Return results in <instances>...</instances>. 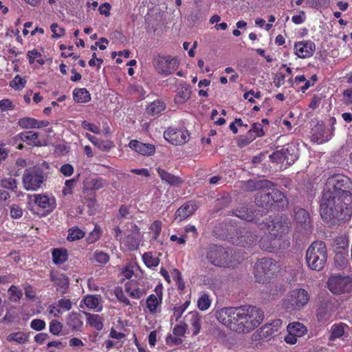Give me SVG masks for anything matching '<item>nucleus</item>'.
I'll return each instance as SVG.
<instances>
[{"label": "nucleus", "instance_id": "61", "mask_svg": "<svg viewBox=\"0 0 352 352\" xmlns=\"http://www.w3.org/2000/svg\"><path fill=\"white\" fill-rule=\"evenodd\" d=\"M10 216L14 219H19L23 216V210L21 207L14 205L10 208Z\"/></svg>", "mask_w": 352, "mask_h": 352}, {"label": "nucleus", "instance_id": "41", "mask_svg": "<svg viewBox=\"0 0 352 352\" xmlns=\"http://www.w3.org/2000/svg\"><path fill=\"white\" fill-rule=\"evenodd\" d=\"M28 57L30 64H33L35 60L40 65H43L45 63V60L42 58L41 54L36 50L29 51L28 52Z\"/></svg>", "mask_w": 352, "mask_h": 352}, {"label": "nucleus", "instance_id": "57", "mask_svg": "<svg viewBox=\"0 0 352 352\" xmlns=\"http://www.w3.org/2000/svg\"><path fill=\"white\" fill-rule=\"evenodd\" d=\"M106 185V182L102 178L93 179L91 181V188L94 190L101 189Z\"/></svg>", "mask_w": 352, "mask_h": 352}, {"label": "nucleus", "instance_id": "29", "mask_svg": "<svg viewBox=\"0 0 352 352\" xmlns=\"http://www.w3.org/2000/svg\"><path fill=\"white\" fill-rule=\"evenodd\" d=\"M29 336L23 331H17L10 333L7 336V340L9 342H16L17 344H24L28 342Z\"/></svg>", "mask_w": 352, "mask_h": 352}, {"label": "nucleus", "instance_id": "24", "mask_svg": "<svg viewBox=\"0 0 352 352\" xmlns=\"http://www.w3.org/2000/svg\"><path fill=\"white\" fill-rule=\"evenodd\" d=\"M85 315L86 316V322L87 324L95 328L98 331H101L103 329L104 319L100 316L88 312H85Z\"/></svg>", "mask_w": 352, "mask_h": 352}, {"label": "nucleus", "instance_id": "60", "mask_svg": "<svg viewBox=\"0 0 352 352\" xmlns=\"http://www.w3.org/2000/svg\"><path fill=\"white\" fill-rule=\"evenodd\" d=\"M74 171V167L70 164H65L60 168V172L65 177L71 176Z\"/></svg>", "mask_w": 352, "mask_h": 352}, {"label": "nucleus", "instance_id": "4", "mask_svg": "<svg viewBox=\"0 0 352 352\" xmlns=\"http://www.w3.org/2000/svg\"><path fill=\"white\" fill-rule=\"evenodd\" d=\"M206 258L212 265L221 268L233 267L239 263L232 251L215 244L207 248Z\"/></svg>", "mask_w": 352, "mask_h": 352}, {"label": "nucleus", "instance_id": "48", "mask_svg": "<svg viewBox=\"0 0 352 352\" xmlns=\"http://www.w3.org/2000/svg\"><path fill=\"white\" fill-rule=\"evenodd\" d=\"M248 135L251 136L261 137L264 135L263 126L261 123H254L252 129L248 131Z\"/></svg>", "mask_w": 352, "mask_h": 352}, {"label": "nucleus", "instance_id": "51", "mask_svg": "<svg viewBox=\"0 0 352 352\" xmlns=\"http://www.w3.org/2000/svg\"><path fill=\"white\" fill-rule=\"evenodd\" d=\"M335 265L339 268H344L347 263L348 260L346 256L342 253H337L335 256Z\"/></svg>", "mask_w": 352, "mask_h": 352}, {"label": "nucleus", "instance_id": "54", "mask_svg": "<svg viewBox=\"0 0 352 352\" xmlns=\"http://www.w3.org/2000/svg\"><path fill=\"white\" fill-rule=\"evenodd\" d=\"M125 291L131 297L136 299L140 298L142 295V292L139 288L133 289L129 285H125Z\"/></svg>", "mask_w": 352, "mask_h": 352}, {"label": "nucleus", "instance_id": "16", "mask_svg": "<svg viewBox=\"0 0 352 352\" xmlns=\"http://www.w3.org/2000/svg\"><path fill=\"white\" fill-rule=\"evenodd\" d=\"M155 294H151L146 298V304L148 311L152 314L160 313L161 305L162 302V288H156Z\"/></svg>", "mask_w": 352, "mask_h": 352}, {"label": "nucleus", "instance_id": "50", "mask_svg": "<svg viewBox=\"0 0 352 352\" xmlns=\"http://www.w3.org/2000/svg\"><path fill=\"white\" fill-rule=\"evenodd\" d=\"M8 293L10 294V299L15 302L20 300L23 296L22 291L14 285L9 288Z\"/></svg>", "mask_w": 352, "mask_h": 352}, {"label": "nucleus", "instance_id": "43", "mask_svg": "<svg viewBox=\"0 0 352 352\" xmlns=\"http://www.w3.org/2000/svg\"><path fill=\"white\" fill-rule=\"evenodd\" d=\"M211 305V300L208 294H204L200 296L197 300V306L200 310L205 311L208 309Z\"/></svg>", "mask_w": 352, "mask_h": 352}, {"label": "nucleus", "instance_id": "14", "mask_svg": "<svg viewBox=\"0 0 352 352\" xmlns=\"http://www.w3.org/2000/svg\"><path fill=\"white\" fill-rule=\"evenodd\" d=\"M164 137L172 144L181 145L188 140L189 134L186 130L169 128L164 133Z\"/></svg>", "mask_w": 352, "mask_h": 352}, {"label": "nucleus", "instance_id": "52", "mask_svg": "<svg viewBox=\"0 0 352 352\" xmlns=\"http://www.w3.org/2000/svg\"><path fill=\"white\" fill-rule=\"evenodd\" d=\"M295 220H306L309 218V214L303 208H296L294 210Z\"/></svg>", "mask_w": 352, "mask_h": 352}, {"label": "nucleus", "instance_id": "25", "mask_svg": "<svg viewBox=\"0 0 352 352\" xmlns=\"http://www.w3.org/2000/svg\"><path fill=\"white\" fill-rule=\"evenodd\" d=\"M67 324L73 331H80L83 325V322L78 314L72 312L67 318Z\"/></svg>", "mask_w": 352, "mask_h": 352}, {"label": "nucleus", "instance_id": "32", "mask_svg": "<svg viewBox=\"0 0 352 352\" xmlns=\"http://www.w3.org/2000/svg\"><path fill=\"white\" fill-rule=\"evenodd\" d=\"M165 109V104L160 100H155L147 106V113L151 116H155Z\"/></svg>", "mask_w": 352, "mask_h": 352}, {"label": "nucleus", "instance_id": "35", "mask_svg": "<svg viewBox=\"0 0 352 352\" xmlns=\"http://www.w3.org/2000/svg\"><path fill=\"white\" fill-rule=\"evenodd\" d=\"M192 327H193V334L197 335L201 329V319L197 312H189L187 315Z\"/></svg>", "mask_w": 352, "mask_h": 352}, {"label": "nucleus", "instance_id": "3", "mask_svg": "<svg viewBox=\"0 0 352 352\" xmlns=\"http://www.w3.org/2000/svg\"><path fill=\"white\" fill-rule=\"evenodd\" d=\"M260 226L264 230L267 239L271 241L270 244H267L264 239L261 241L260 246L263 250L272 252L277 250L278 246L280 249L289 246L288 241L284 240L283 245L280 243V239L289 230L287 221H262Z\"/></svg>", "mask_w": 352, "mask_h": 352}, {"label": "nucleus", "instance_id": "5", "mask_svg": "<svg viewBox=\"0 0 352 352\" xmlns=\"http://www.w3.org/2000/svg\"><path fill=\"white\" fill-rule=\"evenodd\" d=\"M327 259V246L323 241H315L308 248L306 252V261L311 270H322L325 266Z\"/></svg>", "mask_w": 352, "mask_h": 352}, {"label": "nucleus", "instance_id": "8", "mask_svg": "<svg viewBox=\"0 0 352 352\" xmlns=\"http://www.w3.org/2000/svg\"><path fill=\"white\" fill-rule=\"evenodd\" d=\"M44 179L42 170L35 166L25 169L23 175V184L27 190L36 191L41 188Z\"/></svg>", "mask_w": 352, "mask_h": 352}, {"label": "nucleus", "instance_id": "59", "mask_svg": "<svg viewBox=\"0 0 352 352\" xmlns=\"http://www.w3.org/2000/svg\"><path fill=\"white\" fill-rule=\"evenodd\" d=\"M94 256L96 261L101 264H105L109 260V255L103 252H96L94 254Z\"/></svg>", "mask_w": 352, "mask_h": 352}, {"label": "nucleus", "instance_id": "22", "mask_svg": "<svg viewBox=\"0 0 352 352\" xmlns=\"http://www.w3.org/2000/svg\"><path fill=\"white\" fill-rule=\"evenodd\" d=\"M20 139L26 142L29 145L40 146L42 145L41 142L38 139V134L36 132L28 131H24L19 134Z\"/></svg>", "mask_w": 352, "mask_h": 352}, {"label": "nucleus", "instance_id": "56", "mask_svg": "<svg viewBox=\"0 0 352 352\" xmlns=\"http://www.w3.org/2000/svg\"><path fill=\"white\" fill-rule=\"evenodd\" d=\"M51 30L53 32V38H60L64 36L65 31L63 28L58 27L57 23H52L51 25Z\"/></svg>", "mask_w": 352, "mask_h": 352}, {"label": "nucleus", "instance_id": "18", "mask_svg": "<svg viewBox=\"0 0 352 352\" xmlns=\"http://www.w3.org/2000/svg\"><path fill=\"white\" fill-rule=\"evenodd\" d=\"M35 204L40 208L45 210L47 213L52 212L56 207V199L53 197L38 194L34 196Z\"/></svg>", "mask_w": 352, "mask_h": 352}, {"label": "nucleus", "instance_id": "27", "mask_svg": "<svg viewBox=\"0 0 352 352\" xmlns=\"http://www.w3.org/2000/svg\"><path fill=\"white\" fill-rule=\"evenodd\" d=\"M347 329L348 326L342 322L333 324L330 330V340H333L341 338Z\"/></svg>", "mask_w": 352, "mask_h": 352}, {"label": "nucleus", "instance_id": "2", "mask_svg": "<svg viewBox=\"0 0 352 352\" xmlns=\"http://www.w3.org/2000/svg\"><path fill=\"white\" fill-rule=\"evenodd\" d=\"M349 190H352V182L347 177L340 174L329 177L322 193L320 207V216L323 220H327L329 217L333 215V207L336 205V195Z\"/></svg>", "mask_w": 352, "mask_h": 352}, {"label": "nucleus", "instance_id": "49", "mask_svg": "<svg viewBox=\"0 0 352 352\" xmlns=\"http://www.w3.org/2000/svg\"><path fill=\"white\" fill-rule=\"evenodd\" d=\"M83 236H84V232L81 230L76 228H73L69 230L67 239L69 241H72L82 239Z\"/></svg>", "mask_w": 352, "mask_h": 352}, {"label": "nucleus", "instance_id": "53", "mask_svg": "<svg viewBox=\"0 0 352 352\" xmlns=\"http://www.w3.org/2000/svg\"><path fill=\"white\" fill-rule=\"evenodd\" d=\"M0 184L3 188L7 189L14 190V188H16V181L15 179L12 177L5 178L1 179Z\"/></svg>", "mask_w": 352, "mask_h": 352}, {"label": "nucleus", "instance_id": "10", "mask_svg": "<svg viewBox=\"0 0 352 352\" xmlns=\"http://www.w3.org/2000/svg\"><path fill=\"white\" fill-rule=\"evenodd\" d=\"M327 283L329 290L335 294L349 292L352 289V281L349 276H331Z\"/></svg>", "mask_w": 352, "mask_h": 352}, {"label": "nucleus", "instance_id": "13", "mask_svg": "<svg viewBox=\"0 0 352 352\" xmlns=\"http://www.w3.org/2000/svg\"><path fill=\"white\" fill-rule=\"evenodd\" d=\"M220 236H226L230 239L233 243L236 245L245 246L251 245L254 241V237L252 235L248 234V232H245L243 234L242 231L235 230L233 226H230L227 229V233H216Z\"/></svg>", "mask_w": 352, "mask_h": 352}, {"label": "nucleus", "instance_id": "6", "mask_svg": "<svg viewBox=\"0 0 352 352\" xmlns=\"http://www.w3.org/2000/svg\"><path fill=\"white\" fill-rule=\"evenodd\" d=\"M255 201L258 206L267 210L275 206H283L287 203L285 196L276 189L261 190L257 193Z\"/></svg>", "mask_w": 352, "mask_h": 352}, {"label": "nucleus", "instance_id": "1", "mask_svg": "<svg viewBox=\"0 0 352 352\" xmlns=\"http://www.w3.org/2000/svg\"><path fill=\"white\" fill-rule=\"evenodd\" d=\"M215 316L221 324L239 334L254 330L264 319L263 311L252 305L223 307L216 311Z\"/></svg>", "mask_w": 352, "mask_h": 352}, {"label": "nucleus", "instance_id": "23", "mask_svg": "<svg viewBox=\"0 0 352 352\" xmlns=\"http://www.w3.org/2000/svg\"><path fill=\"white\" fill-rule=\"evenodd\" d=\"M157 173H158V175L162 182H164L170 185H179L182 183V179L179 177L170 174L160 167L157 168Z\"/></svg>", "mask_w": 352, "mask_h": 352}, {"label": "nucleus", "instance_id": "30", "mask_svg": "<svg viewBox=\"0 0 352 352\" xmlns=\"http://www.w3.org/2000/svg\"><path fill=\"white\" fill-rule=\"evenodd\" d=\"M281 322L276 320L272 324L266 325L262 329L263 336L265 338H268L272 336H274L278 333V327L280 326Z\"/></svg>", "mask_w": 352, "mask_h": 352}, {"label": "nucleus", "instance_id": "55", "mask_svg": "<svg viewBox=\"0 0 352 352\" xmlns=\"http://www.w3.org/2000/svg\"><path fill=\"white\" fill-rule=\"evenodd\" d=\"M63 329L62 324L55 320H53L50 323V331L54 335H58Z\"/></svg>", "mask_w": 352, "mask_h": 352}, {"label": "nucleus", "instance_id": "44", "mask_svg": "<svg viewBox=\"0 0 352 352\" xmlns=\"http://www.w3.org/2000/svg\"><path fill=\"white\" fill-rule=\"evenodd\" d=\"M25 84L26 80L19 75H16L14 78L10 82V86L16 90L22 89L25 86Z\"/></svg>", "mask_w": 352, "mask_h": 352}, {"label": "nucleus", "instance_id": "46", "mask_svg": "<svg viewBox=\"0 0 352 352\" xmlns=\"http://www.w3.org/2000/svg\"><path fill=\"white\" fill-rule=\"evenodd\" d=\"M250 213L251 211H249L248 209L245 206H243L233 212L234 217L243 220H249L248 219L251 217ZM250 220L252 219H250Z\"/></svg>", "mask_w": 352, "mask_h": 352}, {"label": "nucleus", "instance_id": "26", "mask_svg": "<svg viewBox=\"0 0 352 352\" xmlns=\"http://www.w3.org/2000/svg\"><path fill=\"white\" fill-rule=\"evenodd\" d=\"M73 97L74 100L79 103H86L91 100V95L85 88L75 89Z\"/></svg>", "mask_w": 352, "mask_h": 352}, {"label": "nucleus", "instance_id": "15", "mask_svg": "<svg viewBox=\"0 0 352 352\" xmlns=\"http://www.w3.org/2000/svg\"><path fill=\"white\" fill-rule=\"evenodd\" d=\"M294 54L300 58L311 57L316 50V45L311 41L297 42L294 45Z\"/></svg>", "mask_w": 352, "mask_h": 352}, {"label": "nucleus", "instance_id": "12", "mask_svg": "<svg viewBox=\"0 0 352 352\" xmlns=\"http://www.w3.org/2000/svg\"><path fill=\"white\" fill-rule=\"evenodd\" d=\"M153 65L158 73L169 75L177 69L178 61L171 56H158L154 59Z\"/></svg>", "mask_w": 352, "mask_h": 352}, {"label": "nucleus", "instance_id": "45", "mask_svg": "<svg viewBox=\"0 0 352 352\" xmlns=\"http://www.w3.org/2000/svg\"><path fill=\"white\" fill-rule=\"evenodd\" d=\"M231 203V197L228 194H224L216 200L215 207L219 210L222 208L227 207Z\"/></svg>", "mask_w": 352, "mask_h": 352}, {"label": "nucleus", "instance_id": "38", "mask_svg": "<svg viewBox=\"0 0 352 352\" xmlns=\"http://www.w3.org/2000/svg\"><path fill=\"white\" fill-rule=\"evenodd\" d=\"M268 184H269L268 181L256 182L254 180H249L244 185V188L246 190L253 191L259 188H261V187H263L265 186H267Z\"/></svg>", "mask_w": 352, "mask_h": 352}, {"label": "nucleus", "instance_id": "42", "mask_svg": "<svg viewBox=\"0 0 352 352\" xmlns=\"http://www.w3.org/2000/svg\"><path fill=\"white\" fill-rule=\"evenodd\" d=\"M285 152L288 153L287 150H283V148L280 150L274 152L270 157L272 160L278 163H286V160H288L287 157H285Z\"/></svg>", "mask_w": 352, "mask_h": 352}, {"label": "nucleus", "instance_id": "17", "mask_svg": "<svg viewBox=\"0 0 352 352\" xmlns=\"http://www.w3.org/2000/svg\"><path fill=\"white\" fill-rule=\"evenodd\" d=\"M129 146L132 150L144 156L152 155L155 152V147L153 144L142 143L135 140L130 141Z\"/></svg>", "mask_w": 352, "mask_h": 352}, {"label": "nucleus", "instance_id": "19", "mask_svg": "<svg viewBox=\"0 0 352 352\" xmlns=\"http://www.w3.org/2000/svg\"><path fill=\"white\" fill-rule=\"evenodd\" d=\"M85 306L89 309L100 312L102 310V299L100 295H86L82 300Z\"/></svg>", "mask_w": 352, "mask_h": 352}, {"label": "nucleus", "instance_id": "39", "mask_svg": "<svg viewBox=\"0 0 352 352\" xmlns=\"http://www.w3.org/2000/svg\"><path fill=\"white\" fill-rule=\"evenodd\" d=\"M19 125L23 129H35L37 120L32 118H23L19 120Z\"/></svg>", "mask_w": 352, "mask_h": 352}, {"label": "nucleus", "instance_id": "20", "mask_svg": "<svg viewBox=\"0 0 352 352\" xmlns=\"http://www.w3.org/2000/svg\"><path fill=\"white\" fill-rule=\"evenodd\" d=\"M197 206L195 201H188L182 205L175 212L176 218L184 220L190 217L196 210Z\"/></svg>", "mask_w": 352, "mask_h": 352}, {"label": "nucleus", "instance_id": "34", "mask_svg": "<svg viewBox=\"0 0 352 352\" xmlns=\"http://www.w3.org/2000/svg\"><path fill=\"white\" fill-rule=\"evenodd\" d=\"M53 262L56 265L63 264L67 260V250L63 249H54L52 251Z\"/></svg>", "mask_w": 352, "mask_h": 352}, {"label": "nucleus", "instance_id": "62", "mask_svg": "<svg viewBox=\"0 0 352 352\" xmlns=\"http://www.w3.org/2000/svg\"><path fill=\"white\" fill-rule=\"evenodd\" d=\"M187 308V305H180L178 307H175L173 309L174 313L172 316V318H175V320L177 321L182 316L183 313Z\"/></svg>", "mask_w": 352, "mask_h": 352}, {"label": "nucleus", "instance_id": "31", "mask_svg": "<svg viewBox=\"0 0 352 352\" xmlns=\"http://www.w3.org/2000/svg\"><path fill=\"white\" fill-rule=\"evenodd\" d=\"M287 331L292 333L298 338L302 337L307 332L306 327L300 322H293L287 325Z\"/></svg>", "mask_w": 352, "mask_h": 352}, {"label": "nucleus", "instance_id": "40", "mask_svg": "<svg viewBox=\"0 0 352 352\" xmlns=\"http://www.w3.org/2000/svg\"><path fill=\"white\" fill-rule=\"evenodd\" d=\"M283 150H287V152H285V157H288V160H286L287 164H293L298 158L296 153H295L294 147L292 145H287L283 148Z\"/></svg>", "mask_w": 352, "mask_h": 352}, {"label": "nucleus", "instance_id": "33", "mask_svg": "<svg viewBox=\"0 0 352 352\" xmlns=\"http://www.w3.org/2000/svg\"><path fill=\"white\" fill-rule=\"evenodd\" d=\"M86 137L91 142L102 151H108L112 147L111 142H104L89 133H86Z\"/></svg>", "mask_w": 352, "mask_h": 352}, {"label": "nucleus", "instance_id": "64", "mask_svg": "<svg viewBox=\"0 0 352 352\" xmlns=\"http://www.w3.org/2000/svg\"><path fill=\"white\" fill-rule=\"evenodd\" d=\"M187 325L186 324H179L173 329V334L177 336H183L186 331Z\"/></svg>", "mask_w": 352, "mask_h": 352}, {"label": "nucleus", "instance_id": "7", "mask_svg": "<svg viewBox=\"0 0 352 352\" xmlns=\"http://www.w3.org/2000/svg\"><path fill=\"white\" fill-rule=\"evenodd\" d=\"M351 190L336 195V205L333 207V212L335 216L329 217L327 220L339 219L340 214L343 215L342 219L351 217L352 214V192Z\"/></svg>", "mask_w": 352, "mask_h": 352}, {"label": "nucleus", "instance_id": "36", "mask_svg": "<svg viewBox=\"0 0 352 352\" xmlns=\"http://www.w3.org/2000/svg\"><path fill=\"white\" fill-rule=\"evenodd\" d=\"M142 259L146 267L149 268L155 267L160 263L158 257L155 256L152 252H146L142 255Z\"/></svg>", "mask_w": 352, "mask_h": 352}, {"label": "nucleus", "instance_id": "58", "mask_svg": "<svg viewBox=\"0 0 352 352\" xmlns=\"http://www.w3.org/2000/svg\"><path fill=\"white\" fill-rule=\"evenodd\" d=\"M45 322L41 319H34L30 323V327L36 331H41L45 328Z\"/></svg>", "mask_w": 352, "mask_h": 352}, {"label": "nucleus", "instance_id": "63", "mask_svg": "<svg viewBox=\"0 0 352 352\" xmlns=\"http://www.w3.org/2000/svg\"><path fill=\"white\" fill-rule=\"evenodd\" d=\"M58 306L65 311H69L72 307V302L69 299L61 298L58 302Z\"/></svg>", "mask_w": 352, "mask_h": 352}, {"label": "nucleus", "instance_id": "21", "mask_svg": "<svg viewBox=\"0 0 352 352\" xmlns=\"http://www.w3.org/2000/svg\"><path fill=\"white\" fill-rule=\"evenodd\" d=\"M312 140L317 144H322L331 138V135L327 134L325 126L318 124L313 129Z\"/></svg>", "mask_w": 352, "mask_h": 352}, {"label": "nucleus", "instance_id": "47", "mask_svg": "<svg viewBox=\"0 0 352 352\" xmlns=\"http://www.w3.org/2000/svg\"><path fill=\"white\" fill-rule=\"evenodd\" d=\"M77 180V179L73 178L65 181V186L62 190V193L64 196L72 194L73 188L75 186Z\"/></svg>", "mask_w": 352, "mask_h": 352}, {"label": "nucleus", "instance_id": "37", "mask_svg": "<svg viewBox=\"0 0 352 352\" xmlns=\"http://www.w3.org/2000/svg\"><path fill=\"white\" fill-rule=\"evenodd\" d=\"M190 97V90L188 87H183L179 89L175 96L176 103L182 104L187 101Z\"/></svg>", "mask_w": 352, "mask_h": 352}, {"label": "nucleus", "instance_id": "11", "mask_svg": "<svg viewBox=\"0 0 352 352\" xmlns=\"http://www.w3.org/2000/svg\"><path fill=\"white\" fill-rule=\"evenodd\" d=\"M278 268L277 263L272 258H263L254 266V275L258 281H263L266 275L271 274Z\"/></svg>", "mask_w": 352, "mask_h": 352}, {"label": "nucleus", "instance_id": "28", "mask_svg": "<svg viewBox=\"0 0 352 352\" xmlns=\"http://www.w3.org/2000/svg\"><path fill=\"white\" fill-rule=\"evenodd\" d=\"M52 280L54 282V285H56L58 291L62 294L66 292L69 285V278L66 276L60 274L53 278Z\"/></svg>", "mask_w": 352, "mask_h": 352}, {"label": "nucleus", "instance_id": "9", "mask_svg": "<svg viewBox=\"0 0 352 352\" xmlns=\"http://www.w3.org/2000/svg\"><path fill=\"white\" fill-rule=\"evenodd\" d=\"M309 300V295L305 289H295L287 296L283 305L288 309L297 310L307 305Z\"/></svg>", "mask_w": 352, "mask_h": 352}]
</instances>
